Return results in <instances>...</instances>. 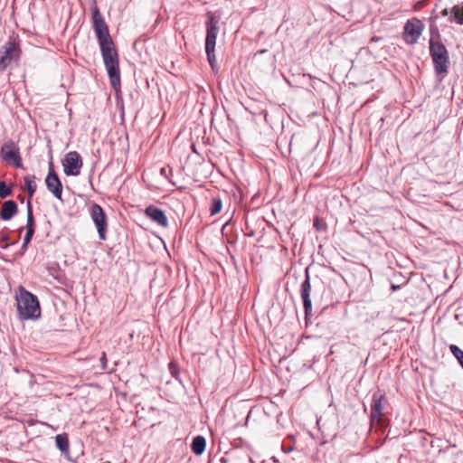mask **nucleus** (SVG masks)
I'll list each match as a JSON object with an SVG mask.
<instances>
[{
	"label": "nucleus",
	"instance_id": "nucleus-23",
	"mask_svg": "<svg viewBox=\"0 0 463 463\" xmlns=\"http://www.w3.org/2000/svg\"><path fill=\"white\" fill-rule=\"evenodd\" d=\"M12 187L6 184L5 181L0 182V198L5 199L12 194Z\"/></svg>",
	"mask_w": 463,
	"mask_h": 463
},
{
	"label": "nucleus",
	"instance_id": "nucleus-3",
	"mask_svg": "<svg viewBox=\"0 0 463 463\" xmlns=\"http://www.w3.org/2000/svg\"><path fill=\"white\" fill-rule=\"evenodd\" d=\"M16 306L19 317L23 320H35L41 317L40 303L36 296L20 288L16 296Z\"/></svg>",
	"mask_w": 463,
	"mask_h": 463
},
{
	"label": "nucleus",
	"instance_id": "nucleus-4",
	"mask_svg": "<svg viewBox=\"0 0 463 463\" xmlns=\"http://www.w3.org/2000/svg\"><path fill=\"white\" fill-rule=\"evenodd\" d=\"M388 406V400L384 393L381 391H376L373 393L370 414L371 424L377 423L381 426L383 425V417L386 414Z\"/></svg>",
	"mask_w": 463,
	"mask_h": 463
},
{
	"label": "nucleus",
	"instance_id": "nucleus-1",
	"mask_svg": "<svg viewBox=\"0 0 463 463\" xmlns=\"http://www.w3.org/2000/svg\"><path fill=\"white\" fill-rule=\"evenodd\" d=\"M92 28L99 45L111 87L117 91L120 88L118 54L109 34V27L97 6L92 11Z\"/></svg>",
	"mask_w": 463,
	"mask_h": 463
},
{
	"label": "nucleus",
	"instance_id": "nucleus-33",
	"mask_svg": "<svg viewBox=\"0 0 463 463\" xmlns=\"http://www.w3.org/2000/svg\"><path fill=\"white\" fill-rule=\"evenodd\" d=\"M315 227H317L318 229V223L317 222H315Z\"/></svg>",
	"mask_w": 463,
	"mask_h": 463
},
{
	"label": "nucleus",
	"instance_id": "nucleus-14",
	"mask_svg": "<svg viewBox=\"0 0 463 463\" xmlns=\"http://www.w3.org/2000/svg\"><path fill=\"white\" fill-rule=\"evenodd\" d=\"M205 29L206 33L218 34L220 27L219 24L221 21V14L219 12H207L206 13Z\"/></svg>",
	"mask_w": 463,
	"mask_h": 463
},
{
	"label": "nucleus",
	"instance_id": "nucleus-21",
	"mask_svg": "<svg viewBox=\"0 0 463 463\" xmlns=\"http://www.w3.org/2000/svg\"><path fill=\"white\" fill-rule=\"evenodd\" d=\"M217 34L206 33L205 36V51L215 49Z\"/></svg>",
	"mask_w": 463,
	"mask_h": 463
},
{
	"label": "nucleus",
	"instance_id": "nucleus-31",
	"mask_svg": "<svg viewBox=\"0 0 463 463\" xmlns=\"http://www.w3.org/2000/svg\"><path fill=\"white\" fill-rule=\"evenodd\" d=\"M266 52V50H260L259 53L263 54Z\"/></svg>",
	"mask_w": 463,
	"mask_h": 463
},
{
	"label": "nucleus",
	"instance_id": "nucleus-24",
	"mask_svg": "<svg viewBox=\"0 0 463 463\" xmlns=\"http://www.w3.org/2000/svg\"><path fill=\"white\" fill-rule=\"evenodd\" d=\"M208 61L212 67V69H214L215 63H216V58H215V49H212V51H205Z\"/></svg>",
	"mask_w": 463,
	"mask_h": 463
},
{
	"label": "nucleus",
	"instance_id": "nucleus-10",
	"mask_svg": "<svg viewBox=\"0 0 463 463\" xmlns=\"http://www.w3.org/2000/svg\"><path fill=\"white\" fill-rule=\"evenodd\" d=\"M311 284L308 269L305 271V279L300 285V296L303 302L305 319L307 321L312 316V302L310 298Z\"/></svg>",
	"mask_w": 463,
	"mask_h": 463
},
{
	"label": "nucleus",
	"instance_id": "nucleus-29",
	"mask_svg": "<svg viewBox=\"0 0 463 463\" xmlns=\"http://www.w3.org/2000/svg\"><path fill=\"white\" fill-rule=\"evenodd\" d=\"M100 360L106 362V354H105V353H103L102 357H101Z\"/></svg>",
	"mask_w": 463,
	"mask_h": 463
},
{
	"label": "nucleus",
	"instance_id": "nucleus-8",
	"mask_svg": "<svg viewBox=\"0 0 463 463\" xmlns=\"http://www.w3.org/2000/svg\"><path fill=\"white\" fill-rule=\"evenodd\" d=\"M424 24L418 18L408 20L403 28V39L408 44H414L422 33Z\"/></svg>",
	"mask_w": 463,
	"mask_h": 463
},
{
	"label": "nucleus",
	"instance_id": "nucleus-2",
	"mask_svg": "<svg viewBox=\"0 0 463 463\" xmlns=\"http://www.w3.org/2000/svg\"><path fill=\"white\" fill-rule=\"evenodd\" d=\"M430 55L432 59L434 71L438 76H439V80L441 81L449 71V52L446 46L441 43L440 34L438 30V27L434 24H431L430 26Z\"/></svg>",
	"mask_w": 463,
	"mask_h": 463
},
{
	"label": "nucleus",
	"instance_id": "nucleus-20",
	"mask_svg": "<svg viewBox=\"0 0 463 463\" xmlns=\"http://www.w3.org/2000/svg\"><path fill=\"white\" fill-rule=\"evenodd\" d=\"M222 208V201L219 196L213 197V202L210 207V214L216 215L218 214Z\"/></svg>",
	"mask_w": 463,
	"mask_h": 463
},
{
	"label": "nucleus",
	"instance_id": "nucleus-16",
	"mask_svg": "<svg viewBox=\"0 0 463 463\" xmlns=\"http://www.w3.org/2000/svg\"><path fill=\"white\" fill-rule=\"evenodd\" d=\"M206 448V439L202 435H197L193 439L192 444H191V449L192 451L197 455H202Z\"/></svg>",
	"mask_w": 463,
	"mask_h": 463
},
{
	"label": "nucleus",
	"instance_id": "nucleus-11",
	"mask_svg": "<svg viewBox=\"0 0 463 463\" xmlns=\"http://www.w3.org/2000/svg\"><path fill=\"white\" fill-rule=\"evenodd\" d=\"M45 184L48 191L52 193L56 199L62 202V184L57 173L53 170L52 163L49 173L45 178Z\"/></svg>",
	"mask_w": 463,
	"mask_h": 463
},
{
	"label": "nucleus",
	"instance_id": "nucleus-26",
	"mask_svg": "<svg viewBox=\"0 0 463 463\" xmlns=\"http://www.w3.org/2000/svg\"><path fill=\"white\" fill-rule=\"evenodd\" d=\"M160 174H161V175L165 176V178L168 177L167 170L165 167L161 168Z\"/></svg>",
	"mask_w": 463,
	"mask_h": 463
},
{
	"label": "nucleus",
	"instance_id": "nucleus-15",
	"mask_svg": "<svg viewBox=\"0 0 463 463\" xmlns=\"http://www.w3.org/2000/svg\"><path fill=\"white\" fill-rule=\"evenodd\" d=\"M35 232L34 217L33 213V206L31 201L27 202V222H26V233L24 236L25 243H30Z\"/></svg>",
	"mask_w": 463,
	"mask_h": 463
},
{
	"label": "nucleus",
	"instance_id": "nucleus-17",
	"mask_svg": "<svg viewBox=\"0 0 463 463\" xmlns=\"http://www.w3.org/2000/svg\"><path fill=\"white\" fill-rule=\"evenodd\" d=\"M449 21L458 24H463V5H456L449 10Z\"/></svg>",
	"mask_w": 463,
	"mask_h": 463
},
{
	"label": "nucleus",
	"instance_id": "nucleus-25",
	"mask_svg": "<svg viewBox=\"0 0 463 463\" xmlns=\"http://www.w3.org/2000/svg\"><path fill=\"white\" fill-rule=\"evenodd\" d=\"M0 240H1L2 241H5V242L8 241V240H9V236H8V234H7V233H2V234H1V238H0Z\"/></svg>",
	"mask_w": 463,
	"mask_h": 463
},
{
	"label": "nucleus",
	"instance_id": "nucleus-18",
	"mask_svg": "<svg viewBox=\"0 0 463 463\" xmlns=\"http://www.w3.org/2000/svg\"><path fill=\"white\" fill-rule=\"evenodd\" d=\"M56 447L66 455L70 453L69 439L66 434H59L55 437Z\"/></svg>",
	"mask_w": 463,
	"mask_h": 463
},
{
	"label": "nucleus",
	"instance_id": "nucleus-19",
	"mask_svg": "<svg viewBox=\"0 0 463 463\" xmlns=\"http://www.w3.org/2000/svg\"><path fill=\"white\" fill-rule=\"evenodd\" d=\"M24 187L27 191L29 201L33 198V194L36 192L37 185L35 184V176L33 175H25L24 178Z\"/></svg>",
	"mask_w": 463,
	"mask_h": 463
},
{
	"label": "nucleus",
	"instance_id": "nucleus-5",
	"mask_svg": "<svg viewBox=\"0 0 463 463\" xmlns=\"http://www.w3.org/2000/svg\"><path fill=\"white\" fill-rule=\"evenodd\" d=\"M20 54L18 43L12 40L6 42L0 49V72L5 71L13 61H18Z\"/></svg>",
	"mask_w": 463,
	"mask_h": 463
},
{
	"label": "nucleus",
	"instance_id": "nucleus-22",
	"mask_svg": "<svg viewBox=\"0 0 463 463\" xmlns=\"http://www.w3.org/2000/svg\"><path fill=\"white\" fill-rule=\"evenodd\" d=\"M449 350L463 368V351L456 345H450Z\"/></svg>",
	"mask_w": 463,
	"mask_h": 463
},
{
	"label": "nucleus",
	"instance_id": "nucleus-27",
	"mask_svg": "<svg viewBox=\"0 0 463 463\" xmlns=\"http://www.w3.org/2000/svg\"><path fill=\"white\" fill-rule=\"evenodd\" d=\"M440 14H441L442 16H448V15L449 16V9H447V8H445V9H443V10L440 12Z\"/></svg>",
	"mask_w": 463,
	"mask_h": 463
},
{
	"label": "nucleus",
	"instance_id": "nucleus-30",
	"mask_svg": "<svg viewBox=\"0 0 463 463\" xmlns=\"http://www.w3.org/2000/svg\"><path fill=\"white\" fill-rule=\"evenodd\" d=\"M172 368H173V364H170V370H172ZM171 373H172V374H173L174 376H175L173 371H171Z\"/></svg>",
	"mask_w": 463,
	"mask_h": 463
},
{
	"label": "nucleus",
	"instance_id": "nucleus-9",
	"mask_svg": "<svg viewBox=\"0 0 463 463\" xmlns=\"http://www.w3.org/2000/svg\"><path fill=\"white\" fill-rule=\"evenodd\" d=\"M1 156L5 162L20 168L23 166L18 146L14 141L5 142L1 147Z\"/></svg>",
	"mask_w": 463,
	"mask_h": 463
},
{
	"label": "nucleus",
	"instance_id": "nucleus-34",
	"mask_svg": "<svg viewBox=\"0 0 463 463\" xmlns=\"http://www.w3.org/2000/svg\"><path fill=\"white\" fill-rule=\"evenodd\" d=\"M398 287L392 285V288L395 290Z\"/></svg>",
	"mask_w": 463,
	"mask_h": 463
},
{
	"label": "nucleus",
	"instance_id": "nucleus-7",
	"mask_svg": "<svg viewBox=\"0 0 463 463\" xmlns=\"http://www.w3.org/2000/svg\"><path fill=\"white\" fill-rule=\"evenodd\" d=\"M64 174L68 176H77L83 165L80 155L76 151L67 153L61 161Z\"/></svg>",
	"mask_w": 463,
	"mask_h": 463
},
{
	"label": "nucleus",
	"instance_id": "nucleus-32",
	"mask_svg": "<svg viewBox=\"0 0 463 463\" xmlns=\"http://www.w3.org/2000/svg\"><path fill=\"white\" fill-rule=\"evenodd\" d=\"M20 198V201L23 203L24 202V198L22 196H19Z\"/></svg>",
	"mask_w": 463,
	"mask_h": 463
},
{
	"label": "nucleus",
	"instance_id": "nucleus-13",
	"mask_svg": "<svg viewBox=\"0 0 463 463\" xmlns=\"http://www.w3.org/2000/svg\"><path fill=\"white\" fill-rule=\"evenodd\" d=\"M18 213L17 203L14 200L5 201L2 203L0 218L3 221H10Z\"/></svg>",
	"mask_w": 463,
	"mask_h": 463
},
{
	"label": "nucleus",
	"instance_id": "nucleus-6",
	"mask_svg": "<svg viewBox=\"0 0 463 463\" xmlns=\"http://www.w3.org/2000/svg\"><path fill=\"white\" fill-rule=\"evenodd\" d=\"M90 214L97 228L99 240L106 241L108 232V217L106 213L100 205L92 203L90 208Z\"/></svg>",
	"mask_w": 463,
	"mask_h": 463
},
{
	"label": "nucleus",
	"instance_id": "nucleus-12",
	"mask_svg": "<svg viewBox=\"0 0 463 463\" xmlns=\"http://www.w3.org/2000/svg\"><path fill=\"white\" fill-rule=\"evenodd\" d=\"M145 214L146 217H148L152 222H156L161 227H167L168 226V219L163 210L160 208L155 206V205H148L145 209Z\"/></svg>",
	"mask_w": 463,
	"mask_h": 463
},
{
	"label": "nucleus",
	"instance_id": "nucleus-28",
	"mask_svg": "<svg viewBox=\"0 0 463 463\" xmlns=\"http://www.w3.org/2000/svg\"><path fill=\"white\" fill-rule=\"evenodd\" d=\"M28 244H29V243H25V239H24V242H23L22 249H21V250H22V251H24V250H26V248H27ZM23 253H24V252H22V254H23Z\"/></svg>",
	"mask_w": 463,
	"mask_h": 463
}]
</instances>
